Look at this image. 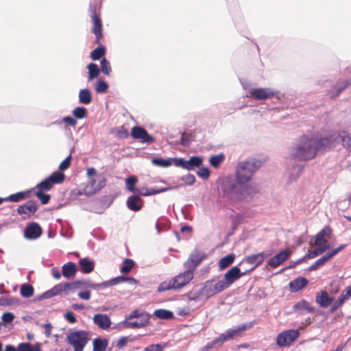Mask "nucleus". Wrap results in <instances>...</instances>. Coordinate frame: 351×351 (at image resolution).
Wrapping results in <instances>:
<instances>
[{"label": "nucleus", "mask_w": 351, "mask_h": 351, "mask_svg": "<svg viewBox=\"0 0 351 351\" xmlns=\"http://www.w3.org/2000/svg\"><path fill=\"white\" fill-rule=\"evenodd\" d=\"M219 190L222 197L231 203L244 202L256 193L254 186L239 183L232 176H226L220 180Z\"/></svg>", "instance_id": "obj_1"}, {"label": "nucleus", "mask_w": 351, "mask_h": 351, "mask_svg": "<svg viewBox=\"0 0 351 351\" xmlns=\"http://www.w3.org/2000/svg\"><path fill=\"white\" fill-rule=\"evenodd\" d=\"M316 155L315 138L306 135L298 140L295 147L292 148L290 154L291 158L302 161L311 160Z\"/></svg>", "instance_id": "obj_2"}, {"label": "nucleus", "mask_w": 351, "mask_h": 351, "mask_svg": "<svg viewBox=\"0 0 351 351\" xmlns=\"http://www.w3.org/2000/svg\"><path fill=\"white\" fill-rule=\"evenodd\" d=\"M262 166V162L255 158H250L239 162L235 167L236 178L239 183L246 185L255 172Z\"/></svg>", "instance_id": "obj_3"}, {"label": "nucleus", "mask_w": 351, "mask_h": 351, "mask_svg": "<svg viewBox=\"0 0 351 351\" xmlns=\"http://www.w3.org/2000/svg\"><path fill=\"white\" fill-rule=\"evenodd\" d=\"M89 339V332L83 330L70 332L66 336L67 342L73 347L74 351H83Z\"/></svg>", "instance_id": "obj_4"}, {"label": "nucleus", "mask_w": 351, "mask_h": 351, "mask_svg": "<svg viewBox=\"0 0 351 351\" xmlns=\"http://www.w3.org/2000/svg\"><path fill=\"white\" fill-rule=\"evenodd\" d=\"M202 288L206 300L226 289L222 281L215 280L206 281Z\"/></svg>", "instance_id": "obj_5"}, {"label": "nucleus", "mask_w": 351, "mask_h": 351, "mask_svg": "<svg viewBox=\"0 0 351 351\" xmlns=\"http://www.w3.org/2000/svg\"><path fill=\"white\" fill-rule=\"evenodd\" d=\"M278 94V91H274L269 88H252L249 89L247 96L256 100H263L274 96H276V99H280L279 97L277 95Z\"/></svg>", "instance_id": "obj_6"}, {"label": "nucleus", "mask_w": 351, "mask_h": 351, "mask_svg": "<svg viewBox=\"0 0 351 351\" xmlns=\"http://www.w3.org/2000/svg\"><path fill=\"white\" fill-rule=\"evenodd\" d=\"M299 335L297 330H285L277 336L276 343L280 347L288 346L298 338Z\"/></svg>", "instance_id": "obj_7"}, {"label": "nucleus", "mask_w": 351, "mask_h": 351, "mask_svg": "<svg viewBox=\"0 0 351 351\" xmlns=\"http://www.w3.org/2000/svg\"><path fill=\"white\" fill-rule=\"evenodd\" d=\"M206 258L204 252L198 250L193 251L188 260L184 263L185 269H188L193 274L197 267Z\"/></svg>", "instance_id": "obj_8"}, {"label": "nucleus", "mask_w": 351, "mask_h": 351, "mask_svg": "<svg viewBox=\"0 0 351 351\" xmlns=\"http://www.w3.org/2000/svg\"><path fill=\"white\" fill-rule=\"evenodd\" d=\"M90 18L93 23V33L95 35L97 40L102 38V24L99 15L97 13L96 5L90 4L89 8Z\"/></svg>", "instance_id": "obj_9"}, {"label": "nucleus", "mask_w": 351, "mask_h": 351, "mask_svg": "<svg viewBox=\"0 0 351 351\" xmlns=\"http://www.w3.org/2000/svg\"><path fill=\"white\" fill-rule=\"evenodd\" d=\"M247 273V271L241 272L238 266H234L225 274L223 279L221 280V281L224 283L226 289H228L236 280L245 275Z\"/></svg>", "instance_id": "obj_10"}, {"label": "nucleus", "mask_w": 351, "mask_h": 351, "mask_svg": "<svg viewBox=\"0 0 351 351\" xmlns=\"http://www.w3.org/2000/svg\"><path fill=\"white\" fill-rule=\"evenodd\" d=\"M271 254V253L269 252H262L258 254H252L247 256L244 258L243 261L250 265H253V267L249 269L247 272L254 270L256 267L261 265Z\"/></svg>", "instance_id": "obj_11"}, {"label": "nucleus", "mask_w": 351, "mask_h": 351, "mask_svg": "<svg viewBox=\"0 0 351 351\" xmlns=\"http://www.w3.org/2000/svg\"><path fill=\"white\" fill-rule=\"evenodd\" d=\"M193 276L194 274L191 271L185 269L184 271L174 276L172 280L178 290L187 285L193 278Z\"/></svg>", "instance_id": "obj_12"}, {"label": "nucleus", "mask_w": 351, "mask_h": 351, "mask_svg": "<svg viewBox=\"0 0 351 351\" xmlns=\"http://www.w3.org/2000/svg\"><path fill=\"white\" fill-rule=\"evenodd\" d=\"M38 204L36 200H29L25 204L21 205L17 208V212L20 215H25L23 217H30L34 215L38 208Z\"/></svg>", "instance_id": "obj_13"}, {"label": "nucleus", "mask_w": 351, "mask_h": 351, "mask_svg": "<svg viewBox=\"0 0 351 351\" xmlns=\"http://www.w3.org/2000/svg\"><path fill=\"white\" fill-rule=\"evenodd\" d=\"M131 135L134 139L141 140L143 143L149 144L154 141V138L147 133V130L141 127H134L132 129Z\"/></svg>", "instance_id": "obj_14"}, {"label": "nucleus", "mask_w": 351, "mask_h": 351, "mask_svg": "<svg viewBox=\"0 0 351 351\" xmlns=\"http://www.w3.org/2000/svg\"><path fill=\"white\" fill-rule=\"evenodd\" d=\"M42 234L41 227L36 222L29 223L25 230L24 236L26 239L34 240Z\"/></svg>", "instance_id": "obj_15"}, {"label": "nucleus", "mask_w": 351, "mask_h": 351, "mask_svg": "<svg viewBox=\"0 0 351 351\" xmlns=\"http://www.w3.org/2000/svg\"><path fill=\"white\" fill-rule=\"evenodd\" d=\"M290 256V251L287 249L282 250L278 254L271 257L268 261V265L275 268L287 260Z\"/></svg>", "instance_id": "obj_16"}, {"label": "nucleus", "mask_w": 351, "mask_h": 351, "mask_svg": "<svg viewBox=\"0 0 351 351\" xmlns=\"http://www.w3.org/2000/svg\"><path fill=\"white\" fill-rule=\"evenodd\" d=\"M293 311L298 315H303L305 313H313L315 308L311 306L310 303L306 300L302 299L294 304L293 306Z\"/></svg>", "instance_id": "obj_17"}, {"label": "nucleus", "mask_w": 351, "mask_h": 351, "mask_svg": "<svg viewBox=\"0 0 351 351\" xmlns=\"http://www.w3.org/2000/svg\"><path fill=\"white\" fill-rule=\"evenodd\" d=\"M128 208L132 211H139L143 205V201L138 195H132L128 198L126 202Z\"/></svg>", "instance_id": "obj_18"}, {"label": "nucleus", "mask_w": 351, "mask_h": 351, "mask_svg": "<svg viewBox=\"0 0 351 351\" xmlns=\"http://www.w3.org/2000/svg\"><path fill=\"white\" fill-rule=\"evenodd\" d=\"M247 328V326L245 324H242L239 326H234L232 328H229L226 330L223 334L227 339V341H230L233 339L234 338L239 337L241 334L246 330Z\"/></svg>", "instance_id": "obj_19"}, {"label": "nucleus", "mask_w": 351, "mask_h": 351, "mask_svg": "<svg viewBox=\"0 0 351 351\" xmlns=\"http://www.w3.org/2000/svg\"><path fill=\"white\" fill-rule=\"evenodd\" d=\"M71 289L75 291L80 288H93L98 289L102 287L101 283H93L89 280H77L71 282Z\"/></svg>", "instance_id": "obj_20"}, {"label": "nucleus", "mask_w": 351, "mask_h": 351, "mask_svg": "<svg viewBox=\"0 0 351 351\" xmlns=\"http://www.w3.org/2000/svg\"><path fill=\"white\" fill-rule=\"evenodd\" d=\"M94 323L100 328L106 330L110 328L111 321L107 315L96 314L93 317Z\"/></svg>", "instance_id": "obj_21"}, {"label": "nucleus", "mask_w": 351, "mask_h": 351, "mask_svg": "<svg viewBox=\"0 0 351 351\" xmlns=\"http://www.w3.org/2000/svg\"><path fill=\"white\" fill-rule=\"evenodd\" d=\"M308 284V280L304 277H298L291 280L289 285L291 291L298 292L306 287Z\"/></svg>", "instance_id": "obj_22"}, {"label": "nucleus", "mask_w": 351, "mask_h": 351, "mask_svg": "<svg viewBox=\"0 0 351 351\" xmlns=\"http://www.w3.org/2000/svg\"><path fill=\"white\" fill-rule=\"evenodd\" d=\"M315 301L321 307L327 308L333 302V298L330 297L326 291H322L319 295H316Z\"/></svg>", "instance_id": "obj_23"}, {"label": "nucleus", "mask_w": 351, "mask_h": 351, "mask_svg": "<svg viewBox=\"0 0 351 351\" xmlns=\"http://www.w3.org/2000/svg\"><path fill=\"white\" fill-rule=\"evenodd\" d=\"M351 85V78L341 83V85L337 84L334 87V90H330L328 92V95L331 99H335L338 97L340 93L348 86Z\"/></svg>", "instance_id": "obj_24"}, {"label": "nucleus", "mask_w": 351, "mask_h": 351, "mask_svg": "<svg viewBox=\"0 0 351 351\" xmlns=\"http://www.w3.org/2000/svg\"><path fill=\"white\" fill-rule=\"evenodd\" d=\"M32 190L33 189L27 190L25 191H21L14 194H12L5 198H3L4 202H19L27 197L28 195L31 193Z\"/></svg>", "instance_id": "obj_25"}, {"label": "nucleus", "mask_w": 351, "mask_h": 351, "mask_svg": "<svg viewBox=\"0 0 351 351\" xmlns=\"http://www.w3.org/2000/svg\"><path fill=\"white\" fill-rule=\"evenodd\" d=\"M332 230L329 226H325L315 235V244L318 245L326 242L325 238H330Z\"/></svg>", "instance_id": "obj_26"}, {"label": "nucleus", "mask_w": 351, "mask_h": 351, "mask_svg": "<svg viewBox=\"0 0 351 351\" xmlns=\"http://www.w3.org/2000/svg\"><path fill=\"white\" fill-rule=\"evenodd\" d=\"M184 169L187 170H192L195 167L199 168L202 165V158L199 156H192L189 160H184Z\"/></svg>", "instance_id": "obj_27"}, {"label": "nucleus", "mask_w": 351, "mask_h": 351, "mask_svg": "<svg viewBox=\"0 0 351 351\" xmlns=\"http://www.w3.org/2000/svg\"><path fill=\"white\" fill-rule=\"evenodd\" d=\"M316 145V152L319 149H326L330 147L332 143L330 137H321L319 138H315Z\"/></svg>", "instance_id": "obj_28"}, {"label": "nucleus", "mask_w": 351, "mask_h": 351, "mask_svg": "<svg viewBox=\"0 0 351 351\" xmlns=\"http://www.w3.org/2000/svg\"><path fill=\"white\" fill-rule=\"evenodd\" d=\"M77 271V267L75 263L73 262H68L63 265L62 267V275L65 278H70L73 276Z\"/></svg>", "instance_id": "obj_29"}, {"label": "nucleus", "mask_w": 351, "mask_h": 351, "mask_svg": "<svg viewBox=\"0 0 351 351\" xmlns=\"http://www.w3.org/2000/svg\"><path fill=\"white\" fill-rule=\"evenodd\" d=\"M81 270L84 274H89L94 270V262L87 258H84L79 261Z\"/></svg>", "instance_id": "obj_30"}, {"label": "nucleus", "mask_w": 351, "mask_h": 351, "mask_svg": "<svg viewBox=\"0 0 351 351\" xmlns=\"http://www.w3.org/2000/svg\"><path fill=\"white\" fill-rule=\"evenodd\" d=\"M18 351H41V343H36L32 346L29 343H21L17 346Z\"/></svg>", "instance_id": "obj_31"}, {"label": "nucleus", "mask_w": 351, "mask_h": 351, "mask_svg": "<svg viewBox=\"0 0 351 351\" xmlns=\"http://www.w3.org/2000/svg\"><path fill=\"white\" fill-rule=\"evenodd\" d=\"M92 101L90 91L87 89H82L79 93V102L82 104L88 105Z\"/></svg>", "instance_id": "obj_32"}, {"label": "nucleus", "mask_w": 351, "mask_h": 351, "mask_svg": "<svg viewBox=\"0 0 351 351\" xmlns=\"http://www.w3.org/2000/svg\"><path fill=\"white\" fill-rule=\"evenodd\" d=\"M154 315L161 319H171L174 317L173 313L171 311L160 308L155 310Z\"/></svg>", "instance_id": "obj_33"}, {"label": "nucleus", "mask_w": 351, "mask_h": 351, "mask_svg": "<svg viewBox=\"0 0 351 351\" xmlns=\"http://www.w3.org/2000/svg\"><path fill=\"white\" fill-rule=\"evenodd\" d=\"M234 254H230L221 258L218 263L219 269L222 270L229 267L234 262Z\"/></svg>", "instance_id": "obj_34"}, {"label": "nucleus", "mask_w": 351, "mask_h": 351, "mask_svg": "<svg viewBox=\"0 0 351 351\" xmlns=\"http://www.w3.org/2000/svg\"><path fill=\"white\" fill-rule=\"evenodd\" d=\"M186 297L189 302L200 301L202 298H204V294L202 291V288L198 290H193L189 292L186 295Z\"/></svg>", "instance_id": "obj_35"}, {"label": "nucleus", "mask_w": 351, "mask_h": 351, "mask_svg": "<svg viewBox=\"0 0 351 351\" xmlns=\"http://www.w3.org/2000/svg\"><path fill=\"white\" fill-rule=\"evenodd\" d=\"M144 318L137 321H132L127 323V325L131 328H140L145 326L149 321V315H144Z\"/></svg>", "instance_id": "obj_36"}, {"label": "nucleus", "mask_w": 351, "mask_h": 351, "mask_svg": "<svg viewBox=\"0 0 351 351\" xmlns=\"http://www.w3.org/2000/svg\"><path fill=\"white\" fill-rule=\"evenodd\" d=\"M108 346L106 339L96 338L93 340V351H105Z\"/></svg>", "instance_id": "obj_37"}, {"label": "nucleus", "mask_w": 351, "mask_h": 351, "mask_svg": "<svg viewBox=\"0 0 351 351\" xmlns=\"http://www.w3.org/2000/svg\"><path fill=\"white\" fill-rule=\"evenodd\" d=\"M34 287L29 283L21 285L20 293L23 298H30L34 295Z\"/></svg>", "instance_id": "obj_38"}, {"label": "nucleus", "mask_w": 351, "mask_h": 351, "mask_svg": "<svg viewBox=\"0 0 351 351\" xmlns=\"http://www.w3.org/2000/svg\"><path fill=\"white\" fill-rule=\"evenodd\" d=\"M51 289V292L53 293V295L56 296V295L61 294L63 291H65L68 289H71V285L69 282H66L64 284L59 283V284L55 285Z\"/></svg>", "instance_id": "obj_39"}, {"label": "nucleus", "mask_w": 351, "mask_h": 351, "mask_svg": "<svg viewBox=\"0 0 351 351\" xmlns=\"http://www.w3.org/2000/svg\"><path fill=\"white\" fill-rule=\"evenodd\" d=\"M171 289L177 290L172 278L161 282L158 287L157 291L158 292H163Z\"/></svg>", "instance_id": "obj_40"}, {"label": "nucleus", "mask_w": 351, "mask_h": 351, "mask_svg": "<svg viewBox=\"0 0 351 351\" xmlns=\"http://www.w3.org/2000/svg\"><path fill=\"white\" fill-rule=\"evenodd\" d=\"M330 248V245L329 244L319 247L313 251H308L306 254V257H308V258H314Z\"/></svg>", "instance_id": "obj_41"}, {"label": "nucleus", "mask_w": 351, "mask_h": 351, "mask_svg": "<svg viewBox=\"0 0 351 351\" xmlns=\"http://www.w3.org/2000/svg\"><path fill=\"white\" fill-rule=\"evenodd\" d=\"M139 339V337L135 336H128V337H121L117 342L116 347L118 348H122L127 345L128 342H133Z\"/></svg>", "instance_id": "obj_42"}, {"label": "nucleus", "mask_w": 351, "mask_h": 351, "mask_svg": "<svg viewBox=\"0 0 351 351\" xmlns=\"http://www.w3.org/2000/svg\"><path fill=\"white\" fill-rule=\"evenodd\" d=\"M72 114L75 119H82L87 117L88 110L84 106H78L73 110Z\"/></svg>", "instance_id": "obj_43"}, {"label": "nucleus", "mask_w": 351, "mask_h": 351, "mask_svg": "<svg viewBox=\"0 0 351 351\" xmlns=\"http://www.w3.org/2000/svg\"><path fill=\"white\" fill-rule=\"evenodd\" d=\"M330 258L328 256L327 254L317 259L315 263H313L308 268V271H314L316 270L320 266L324 265L328 260Z\"/></svg>", "instance_id": "obj_44"}, {"label": "nucleus", "mask_w": 351, "mask_h": 351, "mask_svg": "<svg viewBox=\"0 0 351 351\" xmlns=\"http://www.w3.org/2000/svg\"><path fill=\"white\" fill-rule=\"evenodd\" d=\"M225 160V155L222 153L213 155L209 159L210 164L214 168H217Z\"/></svg>", "instance_id": "obj_45"}, {"label": "nucleus", "mask_w": 351, "mask_h": 351, "mask_svg": "<svg viewBox=\"0 0 351 351\" xmlns=\"http://www.w3.org/2000/svg\"><path fill=\"white\" fill-rule=\"evenodd\" d=\"M138 180L135 176H130L125 180L126 189L132 193H134L137 191L136 189V184Z\"/></svg>", "instance_id": "obj_46"}, {"label": "nucleus", "mask_w": 351, "mask_h": 351, "mask_svg": "<svg viewBox=\"0 0 351 351\" xmlns=\"http://www.w3.org/2000/svg\"><path fill=\"white\" fill-rule=\"evenodd\" d=\"M20 300L16 297L0 298V306L19 305Z\"/></svg>", "instance_id": "obj_47"}, {"label": "nucleus", "mask_w": 351, "mask_h": 351, "mask_svg": "<svg viewBox=\"0 0 351 351\" xmlns=\"http://www.w3.org/2000/svg\"><path fill=\"white\" fill-rule=\"evenodd\" d=\"M48 178L51 180L52 184H60L64 180L65 175L62 172L55 171Z\"/></svg>", "instance_id": "obj_48"}, {"label": "nucleus", "mask_w": 351, "mask_h": 351, "mask_svg": "<svg viewBox=\"0 0 351 351\" xmlns=\"http://www.w3.org/2000/svg\"><path fill=\"white\" fill-rule=\"evenodd\" d=\"M87 69H88V79L89 80H92L94 78L97 77L99 74V69L98 66L95 63H90L87 66Z\"/></svg>", "instance_id": "obj_49"}, {"label": "nucleus", "mask_w": 351, "mask_h": 351, "mask_svg": "<svg viewBox=\"0 0 351 351\" xmlns=\"http://www.w3.org/2000/svg\"><path fill=\"white\" fill-rule=\"evenodd\" d=\"M153 165L160 167H168L171 166L170 158H154L152 160Z\"/></svg>", "instance_id": "obj_50"}, {"label": "nucleus", "mask_w": 351, "mask_h": 351, "mask_svg": "<svg viewBox=\"0 0 351 351\" xmlns=\"http://www.w3.org/2000/svg\"><path fill=\"white\" fill-rule=\"evenodd\" d=\"M303 169H304L303 165H298L293 166L289 173L290 179L291 180H296L300 176V175L302 173Z\"/></svg>", "instance_id": "obj_51"}, {"label": "nucleus", "mask_w": 351, "mask_h": 351, "mask_svg": "<svg viewBox=\"0 0 351 351\" xmlns=\"http://www.w3.org/2000/svg\"><path fill=\"white\" fill-rule=\"evenodd\" d=\"M125 282V276H120L111 279L109 281H105L101 283L102 287H106L108 286L114 285L117 284L122 283Z\"/></svg>", "instance_id": "obj_52"}, {"label": "nucleus", "mask_w": 351, "mask_h": 351, "mask_svg": "<svg viewBox=\"0 0 351 351\" xmlns=\"http://www.w3.org/2000/svg\"><path fill=\"white\" fill-rule=\"evenodd\" d=\"M134 266V262L133 260L126 258L123 261V265L121 267V272L123 274L129 273Z\"/></svg>", "instance_id": "obj_53"}, {"label": "nucleus", "mask_w": 351, "mask_h": 351, "mask_svg": "<svg viewBox=\"0 0 351 351\" xmlns=\"http://www.w3.org/2000/svg\"><path fill=\"white\" fill-rule=\"evenodd\" d=\"M53 184L51 182V180H49V178L45 179L44 180H43L42 182H40V183H38L37 185H36V188L38 189V191H49L51 187H52Z\"/></svg>", "instance_id": "obj_54"}, {"label": "nucleus", "mask_w": 351, "mask_h": 351, "mask_svg": "<svg viewBox=\"0 0 351 351\" xmlns=\"http://www.w3.org/2000/svg\"><path fill=\"white\" fill-rule=\"evenodd\" d=\"M105 54V49L104 47H98L95 49L90 54V57L93 60H99Z\"/></svg>", "instance_id": "obj_55"}, {"label": "nucleus", "mask_w": 351, "mask_h": 351, "mask_svg": "<svg viewBox=\"0 0 351 351\" xmlns=\"http://www.w3.org/2000/svg\"><path fill=\"white\" fill-rule=\"evenodd\" d=\"M108 88V84L104 80H99L97 82L95 90L97 93H104Z\"/></svg>", "instance_id": "obj_56"}, {"label": "nucleus", "mask_w": 351, "mask_h": 351, "mask_svg": "<svg viewBox=\"0 0 351 351\" xmlns=\"http://www.w3.org/2000/svg\"><path fill=\"white\" fill-rule=\"evenodd\" d=\"M101 71L106 75H110L111 72V66L110 62L106 58H103L100 62Z\"/></svg>", "instance_id": "obj_57"}, {"label": "nucleus", "mask_w": 351, "mask_h": 351, "mask_svg": "<svg viewBox=\"0 0 351 351\" xmlns=\"http://www.w3.org/2000/svg\"><path fill=\"white\" fill-rule=\"evenodd\" d=\"M180 186L181 185L171 186V187H165V188H161V189H158L150 188L148 190L149 191V195H155V194H158V193H163V192H166V191L172 190L173 189H177V188L180 187Z\"/></svg>", "instance_id": "obj_58"}, {"label": "nucleus", "mask_w": 351, "mask_h": 351, "mask_svg": "<svg viewBox=\"0 0 351 351\" xmlns=\"http://www.w3.org/2000/svg\"><path fill=\"white\" fill-rule=\"evenodd\" d=\"M36 197L40 200L43 204H47L50 200V195L43 193L42 191H38L36 193Z\"/></svg>", "instance_id": "obj_59"}, {"label": "nucleus", "mask_w": 351, "mask_h": 351, "mask_svg": "<svg viewBox=\"0 0 351 351\" xmlns=\"http://www.w3.org/2000/svg\"><path fill=\"white\" fill-rule=\"evenodd\" d=\"M212 341H213V344H214L215 347L221 346L224 342L228 341L223 332L221 333L219 337L215 338Z\"/></svg>", "instance_id": "obj_60"}, {"label": "nucleus", "mask_w": 351, "mask_h": 351, "mask_svg": "<svg viewBox=\"0 0 351 351\" xmlns=\"http://www.w3.org/2000/svg\"><path fill=\"white\" fill-rule=\"evenodd\" d=\"M15 316L14 313L10 312L4 313L1 316L2 322L4 324H10L13 322Z\"/></svg>", "instance_id": "obj_61"}, {"label": "nucleus", "mask_w": 351, "mask_h": 351, "mask_svg": "<svg viewBox=\"0 0 351 351\" xmlns=\"http://www.w3.org/2000/svg\"><path fill=\"white\" fill-rule=\"evenodd\" d=\"M181 180L183 181L185 185L191 186L195 181V178L192 174H187L181 178Z\"/></svg>", "instance_id": "obj_62"}, {"label": "nucleus", "mask_w": 351, "mask_h": 351, "mask_svg": "<svg viewBox=\"0 0 351 351\" xmlns=\"http://www.w3.org/2000/svg\"><path fill=\"white\" fill-rule=\"evenodd\" d=\"M71 158H72V156L70 154L69 156H68L59 165V170L60 171H64L66 169H67L70 165H71Z\"/></svg>", "instance_id": "obj_63"}, {"label": "nucleus", "mask_w": 351, "mask_h": 351, "mask_svg": "<svg viewBox=\"0 0 351 351\" xmlns=\"http://www.w3.org/2000/svg\"><path fill=\"white\" fill-rule=\"evenodd\" d=\"M342 145L346 149H349L351 146V134H348L341 136Z\"/></svg>", "instance_id": "obj_64"}]
</instances>
